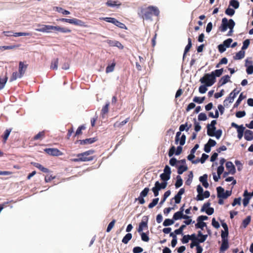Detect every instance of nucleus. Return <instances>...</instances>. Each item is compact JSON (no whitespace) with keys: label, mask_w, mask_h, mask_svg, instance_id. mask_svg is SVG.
I'll return each instance as SVG.
<instances>
[{"label":"nucleus","mask_w":253,"mask_h":253,"mask_svg":"<svg viewBox=\"0 0 253 253\" xmlns=\"http://www.w3.org/2000/svg\"><path fill=\"white\" fill-rule=\"evenodd\" d=\"M138 14L143 20H152L153 16L159 15L160 11L157 7L151 5L146 7H141Z\"/></svg>","instance_id":"1"},{"label":"nucleus","mask_w":253,"mask_h":253,"mask_svg":"<svg viewBox=\"0 0 253 253\" xmlns=\"http://www.w3.org/2000/svg\"><path fill=\"white\" fill-rule=\"evenodd\" d=\"M94 152L93 150H90L84 153L78 154L77 155V158L71 159V161L74 162L92 161L93 160L94 157L91 156V155L93 154Z\"/></svg>","instance_id":"2"},{"label":"nucleus","mask_w":253,"mask_h":253,"mask_svg":"<svg viewBox=\"0 0 253 253\" xmlns=\"http://www.w3.org/2000/svg\"><path fill=\"white\" fill-rule=\"evenodd\" d=\"M235 25V23L233 19H230L228 20L224 17L222 19L221 24L219 27V29L221 32H224L227 30V28L229 29L234 28Z\"/></svg>","instance_id":"3"},{"label":"nucleus","mask_w":253,"mask_h":253,"mask_svg":"<svg viewBox=\"0 0 253 253\" xmlns=\"http://www.w3.org/2000/svg\"><path fill=\"white\" fill-rule=\"evenodd\" d=\"M200 82L206 86H211L216 82V79L211 74H206L200 79Z\"/></svg>","instance_id":"4"},{"label":"nucleus","mask_w":253,"mask_h":253,"mask_svg":"<svg viewBox=\"0 0 253 253\" xmlns=\"http://www.w3.org/2000/svg\"><path fill=\"white\" fill-rule=\"evenodd\" d=\"M59 21L63 22L69 23L71 24H74L77 26H80L81 27H86L85 23L81 20L73 18V19H67V18H61L59 20Z\"/></svg>","instance_id":"5"},{"label":"nucleus","mask_w":253,"mask_h":253,"mask_svg":"<svg viewBox=\"0 0 253 253\" xmlns=\"http://www.w3.org/2000/svg\"><path fill=\"white\" fill-rule=\"evenodd\" d=\"M37 26L40 28L36 29V30L43 33H49L51 30H56V26L49 25L37 24Z\"/></svg>","instance_id":"6"},{"label":"nucleus","mask_w":253,"mask_h":253,"mask_svg":"<svg viewBox=\"0 0 253 253\" xmlns=\"http://www.w3.org/2000/svg\"><path fill=\"white\" fill-rule=\"evenodd\" d=\"M149 191V189L148 187H145L140 193L139 196L135 199V201H138L140 204H144L145 202L144 197H145L148 195Z\"/></svg>","instance_id":"7"},{"label":"nucleus","mask_w":253,"mask_h":253,"mask_svg":"<svg viewBox=\"0 0 253 253\" xmlns=\"http://www.w3.org/2000/svg\"><path fill=\"white\" fill-rule=\"evenodd\" d=\"M231 126L237 128L238 138L239 139H241L243 137L245 127L243 126V125L239 126L234 122L231 123Z\"/></svg>","instance_id":"8"},{"label":"nucleus","mask_w":253,"mask_h":253,"mask_svg":"<svg viewBox=\"0 0 253 253\" xmlns=\"http://www.w3.org/2000/svg\"><path fill=\"white\" fill-rule=\"evenodd\" d=\"M210 205L211 203L209 202L205 203L201 209V211H205L206 213L209 215L213 214L214 212V209L213 208L210 207Z\"/></svg>","instance_id":"9"},{"label":"nucleus","mask_w":253,"mask_h":253,"mask_svg":"<svg viewBox=\"0 0 253 253\" xmlns=\"http://www.w3.org/2000/svg\"><path fill=\"white\" fill-rule=\"evenodd\" d=\"M44 151L51 156H58L62 155L61 151L57 148H46Z\"/></svg>","instance_id":"10"},{"label":"nucleus","mask_w":253,"mask_h":253,"mask_svg":"<svg viewBox=\"0 0 253 253\" xmlns=\"http://www.w3.org/2000/svg\"><path fill=\"white\" fill-rule=\"evenodd\" d=\"M28 65L25 64L22 61H20L19 63V68L18 71L20 74V77H23L24 74H25L26 70L27 68Z\"/></svg>","instance_id":"11"},{"label":"nucleus","mask_w":253,"mask_h":253,"mask_svg":"<svg viewBox=\"0 0 253 253\" xmlns=\"http://www.w3.org/2000/svg\"><path fill=\"white\" fill-rule=\"evenodd\" d=\"M106 42L111 46H116L118 47L120 49H123L124 48V46L123 44L119 41H113L110 40H108L106 41Z\"/></svg>","instance_id":"12"},{"label":"nucleus","mask_w":253,"mask_h":253,"mask_svg":"<svg viewBox=\"0 0 253 253\" xmlns=\"http://www.w3.org/2000/svg\"><path fill=\"white\" fill-rule=\"evenodd\" d=\"M191 216L186 214H183V213H181V211L176 212L173 215V219L174 220H177L181 218L187 219L190 218Z\"/></svg>","instance_id":"13"},{"label":"nucleus","mask_w":253,"mask_h":253,"mask_svg":"<svg viewBox=\"0 0 253 253\" xmlns=\"http://www.w3.org/2000/svg\"><path fill=\"white\" fill-rule=\"evenodd\" d=\"M226 168L231 174H234L236 172V169L231 162H227L225 164Z\"/></svg>","instance_id":"14"},{"label":"nucleus","mask_w":253,"mask_h":253,"mask_svg":"<svg viewBox=\"0 0 253 253\" xmlns=\"http://www.w3.org/2000/svg\"><path fill=\"white\" fill-rule=\"evenodd\" d=\"M97 139L95 137L86 138L84 140H79L77 142H79L81 145H87L92 144L97 141Z\"/></svg>","instance_id":"15"},{"label":"nucleus","mask_w":253,"mask_h":253,"mask_svg":"<svg viewBox=\"0 0 253 253\" xmlns=\"http://www.w3.org/2000/svg\"><path fill=\"white\" fill-rule=\"evenodd\" d=\"M148 229V220L147 219L146 221H144L142 220L139 224L138 228L137 229V231L138 233H140L142 232L144 229Z\"/></svg>","instance_id":"16"},{"label":"nucleus","mask_w":253,"mask_h":253,"mask_svg":"<svg viewBox=\"0 0 253 253\" xmlns=\"http://www.w3.org/2000/svg\"><path fill=\"white\" fill-rule=\"evenodd\" d=\"M248 195H249V192H248L247 190H246L244 193L243 196L244 197V198L243 201V204L245 207L247 206V205L249 203V201H250V199H251V197L250 196H249Z\"/></svg>","instance_id":"17"},{"label":"nucleus","mask_w":253,"mask_h":253,"mask_svg":"<svg viewBox=\"0 0 253 253\" xmlns=\"http://www.w3.org/2000/svg\"><path fill=\"white\" fill-rule=\"evenodd\" d=\"M197 191L198 193L195 199L197 201H202L204 200V197H202V194L203 193V189L200 185L197 186Z\"/></svg>","instance_id":"18"},{"label":"nucleus","mask_w":253,"mask_h":253,"mask_svg":"<svg viewBox=\"0 0 253 253\" xmlns=\"http://www.w3.org/2000/svg\"><path fill=\"white\" fill-rule=\"evenodd\" d=\"M230 76L228 75H225L223 76L219 81L218 83V86H221L227 83H228L230 81Z\"/></svg>","instance_id":"19"},{"label":"nucleus","mask_w":253,"mask_h":253,"mask_svg":"<svg viewBox=\"0 0 253 253\" xmlns=\"http://www.w3.org/2000/svg\"><path fill=\"white\" fill-rule=\"evenodd\" d=\"M200 181L202 183L203 186L205 188H208L209 186L207 181L208 175L206 174H204L203 176H200L199 178Z\"/></svg>","instance_id":"20"},{"label":"nucleus","mask_w":253,"mask_h":253,"mask_svg":"<svg viewBox=\"0 0 253 253\" xmlns=\"http://www.w3.org/2000/svg\"><path fill=\"white\" fill-rule=\"evenodd\" d=\"M32 165H33L34 167L39 169L40 170H41L42 172L44 173H48L49 172V170L48 169L43 167L41 164L33 162L31 163Z\"/></svg>","instance_id":"21"},{"label":"nucleus","mask_w":253,"mask_h":253,"mask_svg":"<svg viewBox=\"0 0 253 253\" xmlns=\"http://www.w3.org/2000/svg\"><path fill=\"white\" fill-rule=\"evenodd\" d=\"M244 138L247 141H251L253 139V131L249 129L245 131Z\"/></svg>","instance_id":"22"},{"label":"nucleus","mask_w":253,"mask_h":253,"mask_svg":"<svg viewBox=\"0 0 253 253\" xmlns=\"http://www.w3.org/2000/svg\"><path fill=\"white\" fill-rule=\"evenodd\" d=\"M129 121V117H128L124 121L119 122H116L114 124V127L115 128H121L123 126L126 125L128 121Z\"/></svg>","instance_id":"23"},{"label":"nucleus","mask_w":253,"mask_h":253,"mask_svg":"<svg viewBox=\"0 0 253 253\" xmlns=\"http://www.w3.org/2000/svg\"><path fill=\"white\" fill-rule=\"evenodd\" d=\"M217 190V196L219 198L224 199L225 195V190L222 187L219 186L216 188Z\"/></svg>","instance_id":"24"},{"label":"nucleus","mask_w":253,"mask_h":253,"mask_svg":"<svg viewBox=\"0 0 253 253\" xmlns=\"http://www.w3.org/2000/svg\"><path fill=\"white\" fill-rule=\"evenodd\" d=\"M229 248L228 240L222 241V244L220 248V252H223L227 250Z\"/></svg>","instance_id":"25"},{"label":"nucleus","mask_w":253,"mask_h":253,"mask_svg":"<svg viewBox=\"0 0 253 253\" xmlns=\"http://www.w3.org/2000/svg\"><path fill=\"white\" fill-rule=\"evenodd\" d=\"M109 105H110V103L107 102L102 107V109L101 111V115L102 118H104L105 115H106L108 113Z\"/></svg>","instance_id":"26"},{"label":"nucleus","mask_w":253,"mask_h":253,"mask_svg":"<svg viewBox=\"0 0 253 253\" xmlns=\"http://www.w3.org/2000/svg\"><path fill=\"white\" fill-rule=\"evenodd\" d=\"M222 133V131L221 129H218L216 130L214 133H211L210 131H208V135L210 136H215L218 139L221 137Z\"/></svg>","instance_id":"27"},{"label":"nucleus","mask_w":253,"mask_h":253,"mask_svg":"<svg viewBox=\"0 0 253 253\" xmlns=\"http://www.w3.org/2000/svg\"><path fill=\"white\" fill-rule=\"evenodd\" d=\"M58 58H54L52 59L51 62L50 68L52 70H57L58 68Z\"/></svg>","instance_id":"28"},{"label":"nucleus","mask_w":253,"mask_h":253,"mask_svg":"<svg viewBox=\"0 0 253 253\" xmlns=\"http://www.w3.org/2000/svg\"><path fill=\"white\" fill-rule=\"evenodd\" d=\"M11 130H12V128L6 129L5 130V131L4 132V134L2 135V137L3 138L2 142L4 143H6V142L9 136V134L11 131Z\"/></svg>","instance_id":"29"},{"label":"nucleus","mask_w":253,"mask_h":253,"mask_svg":"<svg viewBox=\"0 0 253 253\" xmlns=\"http://www.w3.org/2000/svg\"><path fill=\"white\" fill-rule=\"evenodd\" d=\"M223 72V69L221 68L220 69H216L214 71H212L211 74L212 75V76H214V78H215L216 77H220L222 74Z\"/></svg>","instance_id":"30"},{"label":"nucleus","mask_w":253,"mask_h":253,"mask_svg":"<svg viewBox=\"0 0 253 253\" xmlns=\"http://www.w3.org/2000/svg\"><path fill=\"white\" fill-rule=\"evenodd\" d=\"M45 136V131H42L39 132L37 134H36L34 137H33V140H42L43 139Z\"/></svg>","instance_id":"31"},{"label":"nucleus","mask_w":253,"mask_h":253,"mask_svg":"<svg viewBox=\"0 0 253 253\" xmlns=\"http://www.w3.org/2000/svg\"><path fill=\"white\" fill-rule=\"evenodd\" d=\"M197 223L195 224V227L196 228H200L201 229H203L204 227L207 226V224L206 222L200 221L199 219H197Z\"/></svg>","instance_id":"32"},{"label":"nucleus","mask_w":253,"mask_h":253,"mask_svg":"<svg viewBox=\"0 0 253 253\" xmlns=\"http://www.w3.org/2000/svg\"><path fill=\"white\" fill-rule=\"evenodd\" d=\"M245 54V53L244 51H243V50H240V51H239L238 52H237L235 56H234V59L235 60L241 59L244 57Z\"/></svg>","instance_id":"33"},{"label":"nucleus","mask_w":253,"mask_h":253,"mask_svg":"<svg viewBox=\"0 0 253 253\" xmlns=\"http://www.w3.org/2000/svg\"><path fill=\"white\" fill-rule=\"evenodd\" d=\"M191 46H192V41H191V38H189L188 39V44L186 46L185 49H184V54H183V58H184L185 55H186V53L189 51Z\"/></svg>","instance_id":"34"},{"label":"nucleus","mask_w":253,"mask_h":253,"mask_svg":"<svg viewBox=\"0 0 253 253\" xmlns=\"http://www.w3.org/2000/svg\"><path fill=\"white\" fill-rule=\"evenodd\" d=\"M132 238V234L131 233H127L123 238L122 242L125 244H127Z\"/></svg>","instance_id":"35"},{"label":"nucleus","mask_w":253,"mask_h":253,"mask_svg":"<svg viewBox=\"0 0 253 253\" xmlns=\"http://www.w3.org/2000/svg\"><path fill=\"white\" fill-rule=\"evenodd\" d=\"M56 31L64 33H71L72 31L71 30H70V29L65 27H61L58 26H56Z\"/></svg>","instance_id":"36"},{"label":"nucleus","mask_w":253,"mask_h":253,"mask_svg":"<svg viewBox=\"0 0 253 253\" xmlns=\"http://www.w3.org/2000/svg\"><path fill=\"white\" fill-rule=\"evenodd\" d=\"M188 169V167L186 165L180 166L177 168V173L179 174H182L184 171Z\"/></svg>","instance_id":"37"},{"label":"nucleus","mask_w":253,"mask_h":253,"mask_svg":"<svg viewBox=\"0 0 253 253\" xmlns=\"http://www.w3.org/2000/svg\"><path fill=\"white\" fill-rule=\"evenodd\" d=\"M113 24L119 27L120 28L126 30L127 29L126 26L124 23L119 21L116 19H115Z\"/></svg>","instance_id":"38"},{"label":"nucleus","mask_w":253,"mask_h":253,"mask_svg":"<svg viewBox=\"0 0 253 253\" xmlns=\"http://www.w3.org/2000/svg\"><path fill=\"white\" fill-rule=\"evenodd\" d=\"M20 46V44L12 45L9 46H0V50H7V49H13L15 48H18Z\"/></svg>","instance_id":"39"},{"label":"nucleus","mask_w":253,"mask_h":253,"mask_svg":"<svg viewBox=\"0 0 253 253\" xmlns=\"http://www.w3.org/2000/svg\"><path fill=\"white\" fill-rule=\"evenodd\" d=\"M245 98H246V96H244L243 95V93H241L240 94L238 99H237V100L236 101V102L234 104V108L237 107L239 105V104H240V103L242 101V100H243L244 99H245Z\"/></svg>","instance_id":"40"},{"label":"nucleus","mask_w":253,"mask_h":253,"mask_svg":"<svg viewBox=\"0 0 253 253\" xmlns=\"http://www.w3.org/2000/svg\"><path fill=\"white\" fill-rule=\"evenodd\" d=\"M183 184V180L180 176L177 175L176 177V181L175 184V187L178 188L182 186Z\"/></svg>","instance_id":"41"},{"label":"nucleus","mask_w":253,"mask_h":253,"mask_svg":"<svg viewBox=\"0 0 253 253\" xmlns=\"http://www.w3.org/2000/svg\"><path fill=\"white\" fill-rule=\"evenodd\" d=\"M8 77L6 75L4 78H0V90L2 89L7 81Z\"/></svg>","instance_id":"42"},{"label":"nucleus","mask_w":253,"mask_h":253,"mask_svg":"<svg viewBox=\"0 0 253 253\" xmlns=\"http://www.w3.org/2000/svg\"><path fill=\"white\" fill-rule=\"evenodd\" d=\"M251 221V216H248L245 219L243 220L242 226L246 228L250 224Z\"/></svg>","instance_id":"43"},{"label":"nucleus","mask_w":253,"mask_h":253,"mask_svg":"<svg viewBox=\"0 0 253 253\" xmlns=\"http://www.w3.org/2000/svg\"><path fill=\"white\" fill-rule=\"evenodd\" d=\"M118 2H119V1H118L109 0L107 2L106 4L108 6H111V7H113V6H117V5H120L121 3H118Z\"/></svg>","instance_id":"44"},{"label":"nucleus","mask_w":253,"mask_h":253,"mask_svg":"<svg viewBox=\"0 0 253 253\" xmlns=\"http://www.w3.org/2000/svg\"><path fill=\"white\" fill-rule=\"evenodd\" d=\"M159 199L158 198H156L154 199L152 202L150 203L148 206V207L149 209H152L153 207H154L155 206H156L159 202Z\"/></svg>","instance_id":"45"},{"label":"nucleus","mask_w":253,"mask_h":253,"mask_svg":"<svg viewBox=\"0 0 253 253\" xmlns=\"http://www.w3.org/2000/svg\"><path fill=\"white\" fill-rule=\"evenodd\" d=\"M174 220L173 219V218L172 219L167 218L164 220L163 224L165 226H168L173 224L174 223Z\"/></svg>","instance_id":"46"},{"label":"nucleus","mask_w":253,"mask_h":253,"mask_svg":"<svg viewBox=\"0 0 253 253\" xmlns=\"http://www.w3.org/2000/svg\"><path fill=\"white\" fill-rule=\"evenodd\" d=\"M116 65L115 62H113L111 65H108L106 68V72L107 73L112 72L114 71L115 66Z\"/></svg>","instance_id":"47"},{"label":"nucleus","mask_w":253,"mask_h":253,"mask_svg":"<svg viewBox=\"0 0 253 253\" xmlns=\"http://www.w3.org/2000/svg\"><path fill=\"white\" fill-rule=\"evenodd\" d=\"M20 74L18 73L17 72H13L12 74L11 78H10L9 81L12 82L15 80H16L17 78H21L20 77Z\"/></svg>","instance_id":"48"},{"label":"nucleus","mask_w":253,"mask_h":253,"mask_svg":"<svg viewBox=\"0 0 253 253\" xmlns=\"http://www.w3.org/2000/svg\"><path fill=\"white\" fill-rule=\"evenodd\" d=\"M194 129L196 132L199 131L201 129V126L199 122L196 121V119H194Z\"/></svg>","instance_id":"49"},{"label":"nucleus","mask_w":253,"mask_h":253,"mask_svg":"<svg viewBox=\"0 0 253 253\" xmlns=\"http://www.w3.org/2000/svg\"><path fill=\"white\" fill-rule=\"evenodd\" d=\"M141 240L147 242L149 241V237L148 235V234L144 232H141L140 233Z\"/></svg>","instance_id":"50"},{"label":"nucleus","mask_w":253,"mask_h":253,"mask_svg":"<svg viewBox=\"0 0 253 253\" xmlns=\"http://www.w3.org/2000/svg\"><path fill=\"white\" fill-rule=\"evenodd\" d=\"M99 20H104L109 23H111L114 24V21L115 20V18L112 17H99Z\"/></svg>","instance_id":"51"},{"label":"nucleus","mask_w":253,"mask_h":253,"mask_svg":"<svg viewBox=\"0 0 253 253\" xmlns=\"http://www.w3.org/2000/svg\"><path fill=\"white\" fill-rule=\"evenodd\" d=\"M85 129V127L84 125H82V126H80L78 128L77 130H76L74 136H76L82 134V130H84Z\"/></svg>","instance_id":"52"},{"label":"nucleus","mask_w":253,"mask_h":253,"mask_svg":"<svg viewBox=\"0 0 253 253\" xmlns=\"http://www.w3.org/2000/svg\"><path fill=\"white\" fill-rule=\"evenodd\" d=\"M160 178H161V179L163 181H167L168 180H169L170 179V175H169L168 174L165 173H163L161 174Z\"/></svg>","instance_id":"53"},{"label":"nucleus","mask_w":253,"mask_h":253,"mask_svg":"<svg viewBox=\"0 0 253 253\" xmlns=\"http://www.w3.org/2000/svg\"><path fill=\"white\" fill-rule=\"evenodd\" d=\"M116 222V220L115 219H113L112 221L110 222V223L108 224V227L106 229L107 232H109L112 230V229L114 227V225Z\"/></svg>","instance_id":"54"},{"label":"nucleus","mask_w":253,"mask_h":253,"mask_svg":"<svg viewBox=\"0 0 253 253\" xmlns=\"http://www.w3.org/2000/svg\"><path fill=\"white\" fill-rule=\"evenodd\" d=\"M170 190H168L167 191H166L164 195H163V197L162 198V199L161 200V202H160V204H162L163 203H164L165 202V201L166 200L167 198L170 195Z\"/></svg>","instance_id":"55"},{"label":"nucleus","mask_w":253,"mask_h":253,"mask_svg":"<svg viewBox=\"0 0 253 253\" xmlns=\"http://www.w3.org/2000/svg\"><path fill=\"white\" fill-rule=\"evenodd\" d=\"M31 34L30 33H25V32H18L14 33L12 36L14 37H19V36H31Z\"/></svg>","instance_id":"56"},{"label":"nucleus","mask_w":253,"mask_h":253,"mask_svg":"<svg viewBox=\"0 0 253 253\" xmlns=\"http://www.w3.org/2000/svg\"><path fill=\"white\" fill-rule=\"evenodd\" d=\"M186 225H182L178 229L174 230V233L178 235L182 234L183 231Z\"/></svg>","instance_id":"57"},{"label":"nucleus","mask_w":253,"mask_h":253,"mask_svg":"<svg viewBox=\"0 0 253 253\" xmlns=\"http://www.w3.org/2000/svg\"><path fill=\"white\" fill-rule=\"evenodd\" d=\"M205 99V97H200L196 96L194 98L193 101L196 103L201 104L204 102Z\"/></svg>","instance_id":"58"},{"label":"nucleus","mask_w":253,"mask_h":253,"mask_svg":"<svg viewBox=\"0 0 253 253\" xmlns=\"http://www.w3.org/2000/svg\"><path fill=\"white\" fill-rule=\"evenodd\" d=\"M228 230H225L224 231H221V238L222 241L228 240Z\"/></svg>","instance_id":"59"},{"label":"nucleus","mask_w":253,"mask_h":253,"mask_svg":"<svg viewBox=\"0 0 253 253\" xmlns=\"http://www.w3.org/2000/svg\"><path fill=\"white\" fill-rule=\"evenodd\" d=\"M230 4L232 5L234 8L237 9L239 6V3L237 0H231L230 1Z\"/></svg>","instance_id":"60"},{"label":"nucleus","mask_w":253,"mask_h":253,"mask_svg":"<svg viewBox=\"0 0 253 253\" xmlns=\"http://www.w3.org/2000/svg\"><path fill=\"white\" fill-rule=\"evenodd\" d=\"M226 14L232 16L235 13V10L231 8L228 7L227 8L225 11Z\"/></svg>","instance_id":"61"},{"label":"nucleus","mask_w":253,"mask_h":253,"mask_svg":"<svg viewBox=\"0 0 253 253\" xmlns=\"http://www.w3.org/2000/svg\"><path fill=\"white\" fill-rule=\"evenodd\" d=\"M198 119L199 121H206L207 119V117L205 113H201L199 114Z\"/></svg>","instance_id":"62"},{"label":"nucleus","mask_w":253,"mask_h":253,"mask_svg":"<svg viewBox=\"0 0 253 253\" xmlns=\"http://www.w3.org/2000/svg\"><path fill=\"white\" fill-rule=\"evenodd\" d=\"M208 86H206L204 85H201L199 88V91L201 93H205L208 90L207 87Z\"/></svg>","instance_id":"63"},{"label":"nucleus","mask_w":253,"mask_h":253,"mask_svg":"<svg viewBox=\"0 0 253 253\" xmlns=\"http://www.w3.org/2000/svg\"><path fill=\"white\" fill-rule=\"evenodd\" d=\"M246 67V72L247 74L249 75L252 74L253 73V65H250Z\"/></svg>","instance_id":"64"}]
</instances>
